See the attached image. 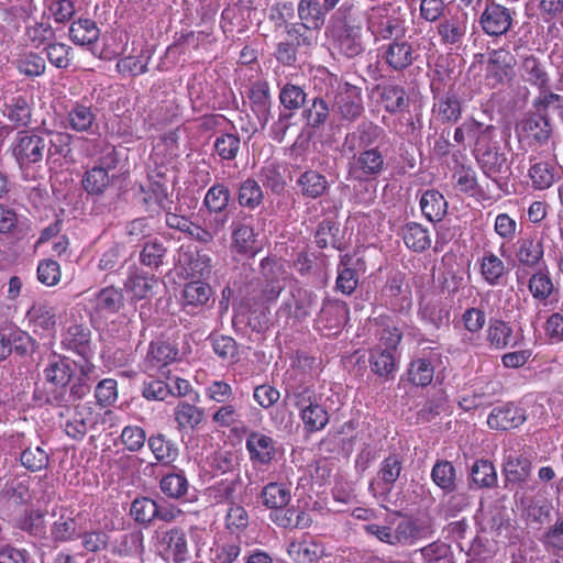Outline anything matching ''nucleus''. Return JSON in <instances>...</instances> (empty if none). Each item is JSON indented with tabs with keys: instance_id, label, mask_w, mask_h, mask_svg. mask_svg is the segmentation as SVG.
Wrapping results in <instances>:
<instances>
[{
	"instance_id": "40",
	"label": "nucleus",
	"mask_w": 563,
	"mask_h": 563,
	"mask_svg": "<svg viewBox=\"0 0 563 563\" xmlns=\"http://www.w3.org/2000/svg\"><path fill=\"white\" fill-rule=\"evenodd\" d=\"M286 34L298 49L307 52L317 45L319 32L300 23H287Z\"/></svg>"
},
{
	"instance_id": "14",
	"label": "nucleus",
	"mask_w": 563,
	"mask_h": 563,
	"mask_svg": "<svg viewBox=\"0 0 563 563\" xmlns=\"http://www.w3.org/2000/svg\"><path fill=\"white\" fill-rule=\"evenodd\" d=\"M250 460L255 465H268L276 455L275 441L257 431L251 432L245 441Z\"/></svg>"
},
{
	"instance_id": "25",
	"label": "nucleus",
	"mask_w": 563,
	"mask_h": 563,
	"mask_svg": "<svg viewBox=\"0 0 563 563\" xmlns=\"http://www.w3.org/2000/svg\"><path fill=\"white\" fill-rule=\"evenodd\" d=\"M232 251L246 257H254L261 251L253 227L241 223L232 233Z\"/></svg>"
},
{
	"instance_id": "33",
	"label": "nucleus",
	"mask_w": 563,
	"mask_h": 563,
	"mask_svg": "<svg viewBox=\"0 0 563 563\" xmlns=\"http://www.w3.org/2000/svg\"><path fill=\"white\" fill-rule=\"evenodd\" d=\"M339 48L346 57H355L365 48L363 31L360 25L346 24L339 37Z\"/></svg>"
},
{
	"instance_id": "53",
	"label": "nucleus",
	"mask_w": 563,
	"mask_h": 563,
	"mask_svg": "<svg viewBox=\"0 0 563 563\" xmlns=\"http://www.w3.org/2000/svg\"><path fill=\"white\" fill-rule=\"evenodd\" d=\"M431 478L438 487L446 493L455 488V470L449 461L437 462L432 467Z\"/></svg>"
},
{
	"instance_id": "39",
	"label": "nucleus",
	"mask_w": 563,
	"mask_h": 563,
	"mask_svg": "<svg viewBox=\"0 0 563 563\" xmlns=\"http://www.w3.org/2000/svg\"><path fill=\"white\" fill-rule=\"evenodd\" d=\"M297 186L302 196L316 199L325 192L329 183L325 176L317 170H306L297 179Z\"/></svg>"
},
{
	"instance_id": "27",
	"label": "nucleus",
	"mask_w": 563,
	"mask_h": 563,
	"mask_svg": "<svg viewBox=\"0 0 563 563\" xmlns=\"http://www.w3.org/2000/svg\"><path fill=\"white\" fill-rule=\"evenodd\" d=\"M530 168L528 176L532 183V187L537 190H544L550 188L559 176V169L554 163L551 162H533L530 158Z\"/></svg>"
},
{
	"instance_id": "38",
	"label": "nucleus",
	"mask_w": 563,
	"mask_h": 563,
	"mask_svg": "<svg viewBox=\"0 0 563 563\" xmlns=\"http://www.w3.org/2000/svg\"><path fill=\"white\" fill-rule=\"evenodd\" d=\"M423 216L431 222L441 221L446 214L448 202L437 190H427L420 199Z\"/></svg>"
},
{
	"instance_id": "7",
	"label": "nucleus",
	"mask_w": 563,
	"mask_h": 563,
	"mask_svg": "<svg viewBox=\"0 0 563 563\" xmlns=\"http://www.w3.org/2000/svg\"><path fill=\"white\" fill-rule=\"evenodd\" d=\"M124 305V294L120 288L107 286L87 298L86 310L93 322L118 313Z\"/></svg>"
},
{
	"instance_id": "4",
	"label": "nucleus",
	"mask_w": 563,
	"mask_h": 563,
	"mask_svg": "<svg viewBox=\"0 0 563 563\" xmlns=\"http://www.w3.org/2000/svg\"><path fill=\"white\" fill-rule=\"evenodd\" d=\"M367 32L375 40L399 38L405 35L401 15L394 5L385 3L371 8L366 13Z\"/></svg>"
},
{
	"instance_id": "21",
	"label": "nucleus",
	"mask_w": 563,
	"mask_h": 563,
	"mask_svg": "<svg viewBox=\"0 0 563 563\" xmlns=\"http://www.w3.org/2000/svg\"><path fill=\"white\" fill-rule=\"evenodd\" d=\"M515 58L505 49L494 51L489 55L487 64V78L494 84H503L509 80L514 73Z\"/></svg>"
},
{
	"instance_id": "22",
	"label": "nucleus",
	"mask_w": 563,
	"mask_h": 563,
	"mask_svg": "<svg viewBox=\"0 0 563 563\" xmlns=\"http://www.w3.org/2000/svg\"><path fill=\"white\" fill-rule=\"evenodd\" d=\"M383 57L386 64L394 70L406 69L416 58L411 43L398 41V38L385 47Z\"/></svg>"
},
{
	"instance_id": "17",
	"label": "nucleus",
	"mask_w": 563,
	"mask_h": 563,
	"mask_svg": "<svg viewBox=\"0 0 563 563\" xmlns=\"http://www.w3.org/2000/svg\"><path fill=\"white\" fill-rule=\"evenodd\" d=\"M525 410L512 404H506L494 408L488 418L487 424L495 430H509L518 428L526 421Z\"/></svg>"
},
{
	"instance_id": "28",
	"label": "nucleus",
	"mask_w": 563,
	"mask_h": 563,
	"mask_svg": "<svg viewBox=\"0 0 563 563\" xmlns=\"http://www.w3.org/2000/svg\"><path fill=\"white\" fill-rule=\"evenodd\" d=\"M32 499L27 481L13 479L0 492V504L7 508L27 505Z\"/></svg>"
},
{
	"instance_id": "43",
	"label": "nucleus",
	"mask_w": 563,
	"mask_h": 563,
	"mask_svg": "<svg viewBox=\"0 0 563 563\" xmlns=\"http://www.w3.org/2000/svg\"><path fill=\"white\" fill-rule=\"evenodd\" d=\"M486 338L492 347L499 350L512 345L514 333L507 322L492 320L486 330Z\"/></svg>"
},
{
	"instance_id": "49",
	"label": "nucleus",
	"mask_w": 563,
	"mask_h": 563,
	"mask_svg": "<svg viewBox=\"0 0 563 563\" xmlns=\"http://www.w3.org/2000/svg\"><path fill=\"white\" fill-rule=\"evenodd\" d=\"M471 478L477 487H493L497 483L495 466L488 460H477L471 468Z\"/></svg>"
},
{
	"instance_id": "8",
	"label": "nucleus",
	"mask_w": 563,
	"mask_h": 563,
	"mask_svg": "<svg viewBox=\"0 0 563 563\" xmlns=\"http://www.w3.org/2000/svg\"><path fill=\"white\" fill-rule=\"evenodd\" d=\"M479 24L485 34L500 36L509 31L512 24V13L508 8L487 0L479 16Z\"/></svg>"
},
{
	"instance_id": "18",
	"label": "nucleus",
	"mask_w": 563,
	"mask_h": 563,
	"mask_svg": "<svg viewBox=\"0 0 563 563\" xmlns=\"http://www.w3.org/2000/svg\"><path fill=\"white\" fill-rule=\"evenodd\" d=\"M520 139L539 144L545 143L551 135L549 120L540 114L525 118L517 128Z\"/></svg>"
},
{
	"instance_id": "62",
	"label": "nucleus",
	"mask_w": 563,
	"mask_h": 563,
	"mask_svg": "<svg viewBox=\"0 0 563 563\" xmlns=\"http://www.w3.org/2000/svg\"><path fill=\"white\" fill-rule=\"evenodd\" d=\"M263 199L261 186L253 179H246L239 188V202L241 206L254 209Z\"/></svg>"
},
{
	"instance_id": "51",
	"label": "nucleus",
	"mask_w": 563,
	"mask_h": 563,
	"mask_svg": "<svg viewBox=\"0 0 563 563\" xmlns=\"http://www.w3.org/2000/svg\"><path fill=\"white\" fill-rule=\"evenodd\" d=\"M16 527L36 539L46 538V523L44 515L38 510H31L20 518Z\"/></svg>"
},
{
	"instance_id": "57",
	"label": "nucleus",
	"mask_w": 563,
	"mask_h": 563,
	"mask_svg": "<svg viewBox=\"0 0 563 563\" xmlns=\"http://www.w3.org/2000/svg\"><path fill=\"white\" fill-rule=\"evenodd\" d=\"M472 133H470V142L473 143L474 153L478 152L492 146V142L495 137V126L489 124L481 123L473 119Z\"/></svg>"
},
{
	"instance_id": "41",
	"label": "nucleus",
	"mask_w": 563,
	"mask_h": 563,
	"mask_svg": "<svg viewBox=\"0 0 563 563\" xmlns=\"http://www.w3.org/2000/svg\"><path fill=\"white\" fill-rule=\"evenodd\" d=\"M402 239L408 249L422 252L431 245L429 231L419 223L410 222L402 229Z\"/></svg>"
},
{
	"instance_id": "64",
	"label": "nucleus",
	"mask_w": 563,
	"mask_h": 563,
	"mask_svg": "<svg viewBox=\"0 0 563 563\" xmlns=\"http://www.w3.org/2000/svg\"><path fill=\"white\" fill-rule=\"evenodd\" d=\"M402 470V461L397 454H390L380 464L378 478L390 488Z\"/></svg>"
},
{
	"instance_id": "11",
	"label": "nucleus",
	"mask_w": 563,
	"mask_h": 563,
	"mask_svg": "<svg viewBox=\"0 0 563 563\" xmlns=\"http://www.w3.org/2000/svg\"><path fill=\"white\" fill-rule=\"evenodd\" d=\"M146 369L157 372L162 377L173 380L176 350L165 342L152 343L146 355Z\"/></svg>"
},
{
	"instance_id": "46",
	"label": "nucleus",
	"mask_w": 563,
	"mask_h": 563,
	"mask_svg": "<svg viewBox=\"0 0 563 563\" xmlns=\"http://www.w3.org/2000/svg\"><path fill=\"white\" fill-rule=\"evenodd\" d=\"M434 366L428 358L420 357L410 362L408 367L409 380L416 386H428L432 383Z\"/></svg>"
},
{
	"instance_id": "10",
	"label": "nucleus",
	"mask_w": 563,
	"mask_h": 563,
	"mask_svg": "<svg viewBox=\"0 0 563 563\" xmlns=\"http://www.w3.org/2000/svg\"><path fill=\"white\" fill-rule=\"evenodd\" d=\"M468 16L466 12L457 11L444 16L437 25L440 42L444 46L460 47L467 33Z\"/></svg>"
},
{
	"instance_id": "52",
	"label": "nucleus",
	"mask_w": 563,
	"mask_h": 563,
	"mask_svg": "<svg viewBox=\"0 0 563 563\" xmlns=\"http://www.w3.org/2000/svg\"><path fill=\"white\" fill-rule=\"evenodd\" d=\"M528 287L532 297L538 300L548 299L554 290L553 282L547 269H540L532 274Z\"/></svg>"
},
{
	"instance_id": "36",
	"label": "nucleus",
	"mask_w": 563,
	"mask_h": 563,
	"mask_svg": "<svg viewBox=\"0 0 563 563\" xmlns=\"http://www.w3.org/2000/svg\"><path fill=\"white\" fill-rule=\"evenodd\" d=\"M479 267L481 274L488 285L497 286L503 284L507 267L496 254L493 252L485 253L481 260Z\"/></svg>"
},
{
	"instance_id": "3",
	"label": "nucleus",
	"mask_w": 563,
	"mask_h": 563,
	"mask_svg": "<svg viewBox=\"0 0 563 563\" xmlns=\"http://www.w3.org/2000/svg\"><path fill=\"white\" fill-rule=\"evenodd\" d=\"M373 325L378 343L369 351V366L376 375L387 378L398 368L396 352L401 332L390 320L384 318L376 320Z\"/></svg>"
},
{
	"instance_id": "2",
	"label": "nucleus",
	"mask_w": 563,
	"mask_h": 563,
	"mask_svg": "<svg viewBox=\"0 0 563 563\" xmlns=\"http://www.w3.org/2000/svg\"><path fill=\"white\" fill-rule=\"evenodd\" d=\"M43 386H36L34 399L41 405L68 408L67 386L74 376L69 360L52 357L43 369Z\"/></svg>"
},
{
	"instance_id": "1",
	"label": "nucleus",
	"mask_w": 563,
	"mask_h": 563,
	"mask_svg": "<svg viewBox=\"0 0 563 563\" xmlns=\"http://www.w3.org/2000/svg\"><path fill=\"white\" fill-rule=\"evenodd\" d=\"M364 530L380 542L394 547H411L433 533L430 519L407 516L393 519L388 525L368 523Z\"/></svg>"
},
{
	"instance_id": "31",
	"label": "nucleus",
	"mask_w": 563,
	"mask_h": 563,
	"mask_svg": "<svg viewBox=\"0 0 563 563\" xmlns=\"http://www.w3.org/2000/svg\"><path fill=\"white\" fill-rule=\"evenodd\" d=\"M46 143V156L49 159L53 156H62L64 158L71 154V143L74 136L67 132L54 131L48 129L42 130Z\"/></svg>"
},
{
	"instance_id": "5",
	"label": "nucleus",
	"mask_w": 563,
	"mask_h": 563,
	"mask_svg": "<svg viewBox=\"0 0 563 563\" xmlns=\"http://www.w3.org/2000/svg\"><path fill=\"white\" fill-rule=\"evenodd\" d=\"M158 177L163 178V183L154 181L148 189L140 186V190L135 194V200L146 211H156L163 209L166 211V223L170 228L176 227V213L172 212L173 201L168 199L167 184L170 183L172 188L176 185V173L173 170L168 177L165 173L158 172Z\"/></svg>"
},
{
	"instance_id": "30",
	"label": "nucleus",
	"mask_w": 563,
	"mask_h": 563,
	"mask_svg": "<svg viewBox=\"0 0 563 563\" xmlns=\"http://www.w3.org/2000/svg\"><path fill=\"white\" fill-rule=\"evenodd\" d=\"M90 330L81 324H73L68 327L65 336L63 338V344L68 350L76 352L84 358H88L90 349Z\"/></svg>"
},
{
	"instance_id": "35",
	"label": "nucleus",
	"mask_w": 563,
	"mask_h": 563,
	"mask_svg": "<svg viewBox=\"0 0 563 563\" xmlns=\"http://www.w3.org/2000/svg\"><path fill=\"white\" fill-rule=\"evenodd\" d=\"M51 539L55 543H65L78 538V527L76 519L70 512H62L59 517L52 523Z\"/></svg>"
},
{
	"instance_id": "61",
	"label": "nucleus",
	"mask_w": 563,
	"mask_h": 563,
	"mask_svg": "<svg viewBox=\"0 0 563 563\" xmlns=\"http://www.w3.org/2000/svg\"><path fill=\"white\" fill-rule=\"evenodd\" d=\"M230 201V191L222 184L213 185L205 196V205L211 212L223 211Z\"/></svg>"
},
{
	"instance_id": "48",
	"label": "nucleus",
	"mask_w": 563,
	"mask_h": 563,
	"mask_svg": "<svg viewBox=\"0 0 563 563\" xmlns=\"http://www.w3.org/2000/svg\"><path fill=\"white\" fill-rule=\"evenodd\" d=\"M155 283L153 277H150L147 273L133 267L129 271L126 280L124 282V288L133 292L137 298H144L147 296L152 288V284Z\"/></svg>"
},
{
	"instance_id": "42",
	"label": "nucleus",
	"mask_w": 563,
	"mask_h": 563,
	"mask_svg": "<svg viewBox=\"0 0 563 563\" xmlns=\"http://www.w3.org/2000/svg\"><path fill=\"white\" fill-rule=\"evenodd\" d=\"M298 15L301 21L300 24L318 32L324 22V13L318 0H300Z\"/></svg>"
},
{
	"instance_id": "59",
	"label": "nucleus",
	"mask_w": 563,
	"mask_h": 563,
	"mask_svg": "<svg viewBox=\"0 0 563 563\" xmlns=\"http://www.w3.org/2000/svg\"><path fill=\"white\" fill-rule=\"evenodd\" d=\"M130 514L140 523H150L157 515V501L147 497L136 498L131 505Z\"/></svg>"
},
{
	"instance_id": "44",
	"label": "nucleus",
	"mask_w": 563,
	"mask_h": 563,
	"mask_svg": "<svg viewBox=\"0 0 563 563\" xmlns=\"http://www.w3.org/2000/svg\"><path fill=\"white\" fill-rule=\"evenodd\" d=\"M380 100L390 113L402 112L408 108V98L405 89L400 86L387 85L382 87Z\"/></svg>"
},
{
	"instance_id": "26",
	"label": "nucleus",
	"mask_w": 563,
	"mask_h": 563,
	"mask_svg": "<svg viewBox=\"0 0 563 563\" xmlns=\"http://www.w3.org/2000/svg\"><path fill=\"white\" fill-rule=\"evenodd\" d=\"M260 499L266 508L277 511L291 500L290 486L286 483L271 482L261 490Z\"/></svg>"
},
{
	"instance_id": "24",
	"label": "nucleus",
	"mask_w": 563,
	"mask_h": 563,
	"mask_svg": "<svg viewBox=\"0 0 563 563\" xmlns=\"http://www.w3.org/2000/svg\"><path fill=\"white\" fill-rule=\"evenodd\" d=\"M26 318L34 332L55 331L56 328V311L55 308L43 302L34 303L27 311Z\"/></svg>"
},
{
	"instance_id": "58",
	"label": "nucleus",
	"mask_w": 563,
	"mask_h": 563,
	"mask_svg": "<svg viewBox=\"0 0 563 563\" xmlns=\"http://www.w3.org/2000/svg\"><path fill=\"white\" fill-rule=\"evenodd\" d=\"M82 548L91 553H98L108 549L110 536L101 529H93L79 533Z\"/></svg>"
},
{
	"instance_id": "45",
	"label": "nucleus",
	"mask_w": 563,
	"mask_h": 563,
	"mask_svg": "<svg viewBox=\"0 0 563 563\" xmlns=\"http://www.w3.org/2000/svg\"><path fill=\"white\" fill-rule=\"evenodd\" d=\"M300 418L305 429L308 432H317L322 430L329 422L328 411L317 401L299 410Z\"/></svg>"
},
{
	"instance_id": "29",
	"label": "nucleus",
	"mask_w": 563,
	"mask_h": 563,
	"mask_svg": "<svg viewBox=\"0 0 563 563\" xmlns=\"http://www.w3.org/2000/svg\"><path fill=\"white\" fill-rule=\"evenodd\" d=\"M349 307L346 302L338 299H325L319 316V322L328 329H338L346 322Z\"/></svg>"
},
{
	"instance_id": "13",
	"label": "nucleus",
	"mask_w": 563,
	"mask_h": 563,
	"mask_svg": "<svg viewBox=\"0 0 563 563\" xmlns=\"http://www.w3.org/2000/svg\"><path fill=\"white\" fill-rule=\"evenodd\" d=\"M503 472L508 482L521 483L530 476L531 463L514 444L509 443L504 449Z\"/></svg>"
},
{
	"instance_id": "19",
	"label": "nucleus",
	"mask_w": 563,
	"mask_h": 563,
	"mask_svg": "<svg viewBox=\"0 0 563 563\" xmlns=\"http://www.w3.org/2000/svg\"><path fill=\"white\" fill-rule=\"evenodd\" d=\"M475 155L484 174L493 180H497L498 177L505 178L508 174L509 165L506 155L496 151L493 146Z\"/></svg>"
},
{
	"instance_id": "54",
	"label": "nucleus",
	"mask_w": 563,
	"mask_h": 563,
	"mask_svg": "<svg viewBox=\"0 0 563 563\" xmlns=\"http://www.w3.org/2000/svg\"><path fill=\"white\" fill-rule=\"evenodd\" d=\"M213 147L222 159H234L241 147L240 136L233 132L222 133L214 140Z\"/></svg>"
},
{
	"instance_id": "15",
	"label": "nucleus",
	"mask_w": 563,
	"mask_h": 563,
	"mask_svg": "<svg viewBox=\"0 0 563 563\" xmlns=\"http://www.w3.org/2000/svg\"><path fill=\"white\" fill-rule=\"evenodd\" d=\"M385 167V161L377 148L365 150L355 157L350 173L355 179L366 180L378 176Z\"/></svg>"
},
{
	"instance_id": "9",
	"label": "nucleus",
	"mask_w": 563,
	"mask_h": 563,
	"mask_svg": "<svg viewBox=\"0 0 563 563\" xmlns=\"http://www.w3.org/2000/svg\"><path fill=\"white\" fill-rule=\"evenodd\" d=\"M333 109L344 121L352 122L360 118L364 110L361 89L350 84L340 85Z\"/></svg>"
},
{
	"instance_id": "20",
	"label": "nucleus",
	"mask_w": 563,
	"mask_h": 563,
	"mask_svg": "<svg viewBox=\"0 0 563 563\" xmlns=\"http://www.w3.org/2000/svg\"><path fill=\"white\" fill-rule=\"evenodd\" d=\"M178 262L181 264L187 277H203L211 269L210 257L201 253L197 246L191 247V245H188L187 250L179 254Z\"/></svg>"
},
{
	"instance_id": "47",
	"label": "nucleus",
	"mask_w": 563,
	"mask_h": 563,
	"mask_svg": "<svg viewBox=\"0 0 563 563\" xmlns=\"http://www.w3.org/2000/svg\"><path fill=\"white\" fill-rule=\"evenodd\" d=\"M111 183L108 170L103 167L95 166L87 170L82 178V186L89 195L100 196L104 192Z\"/></svg>"
},
{
	"instance_id": "16",
	"label": "nucleus",
	"mask_w": 563,
	"mask_h": 563,
	"mask_svg": "<svg viewBox=\"0 0 563 563\" xmlns=\"http://www.w3.org/2000/svg\"><path fill=\"white\" fill-rule=\"evenodd\" d=\"M97 423V417L90 404H79L74 408V415L64 426L66 434L77 441L82 440L88 430Z\"/></svg>"
},
{
	"instance_id": "6",
	"label": "nucleus",
	"mask_w": 563,
	"mask_h": 563,
	"mask_svg": "<svg viewBox=\"0 0 563 563\" xmlns=\"http://www.w3.org/2000/svg\"><path fill=\"white\" fill-rule=\"evenodd\" d=\"M11 152L20 168H29L31 165L40 163L46 152L42 130L38 132L34 130L19 131L11 144Z\"/></svg>"
},
{
	"instance_id": "34",
	"label": "nucleus",
	"mask_w": 563,
	"mask_h": 563,
	"mask_svg": "<svg viewBox=\"0 0 563 563\" xmlns=\"http://www.w3.org/2000/svg\"><path fill=\"white\" fill-rule=\"evenodd\" d=\"M100 36V30L96 22L91 19H82L74 21L69 27V37L80 46L95 44Z\"/></svg>"
},
{
	"instance_id": "56",
	"label": "nucleus",
	"mask_w": 563,
	"mask_h": 563,
	"mask_svg": "<svg viewBox=\"0 0 563 563\" xmlns=\"http://www.w3.org/2000/svg\"><path fill=\"white\" fill-rule=\"evenodd\" d=\"M176 385V378L173 377L170 383H166L159 378L150 379L143 383L142 395L148 400H166L173 397V386Z\"/></svg>"
},
{
	"instance_id": "32",
	"label": "nucleus",
	"mask_w": 563,
	"mask_h": 563,
	"mask_svg": "<svg viewBox=\"0 0 563 563\" xmlns=\"http://www.w3.org/2000/svg\"><path fill=\"white\" fill-rule=\"evenodd\" d=\"M251 107L260 123L264 126L268 122L271 96L267 82L254 84L249 93Z\"/></svg>"
},
{
	"instance_id": "37",
	"label": "nucleus",
	"mask_w": 563,
	"mask_h": 563,
	"mask_svg": "<svg viewBox=\"0 0 563 563\" xmlns=\"http://www.w3.org/2000/svg\"><path fill=\"white\" fill-rule=\"evenodd\" d=\"M521 77L525 81L539 89H544L549 84V75L543 64L534 56L523 58L520 66Z\"/></svg>"
},
{
	"instance_id": "60",
	"label": "nucleus",
	"mask_w": 563,
	"mask_h": 563,
	"mask_svg": "<svg viewBox=\"0 0 563 563\" xmlns=\"http://www.w3.org/2000/svg\"><path fill=\"white\" fill-rule=\"evenodd\" d=\"M438 117L443 122H455L461 117V103L454 95H445L435 103Z\"/></svg>"
},
{
	"instance_id": "12",
	"label": "nucleus",
	"mask_w": 563,
	"mask_h": 563,
	"mask_svg": "<svg viewBox=\"0 0 563 563\" xmlns=\"http://www.w3.org/2000/svg\"><path fill=\"white\" fill-rule=\"evenodd\" d=\"M97 109L86 101L75 102L67 111L65 128L79 133H93L98 129Z\"/></svg>"
},
{
	"instance_id": "55",
	"label": "nucleus",
	"mask_w": 563,
	"mask_h": 563,
	"mask_svg": "<svg viewBox=\"0 0 563 563\" xmlns=\"http://www.w3.org/2000/svg\"><path fill=\"white\" fill-rule=\"evenodd\" d=\"M211 295V288L201 280H194L185 285L183 290L185 306L205 305Z\"/></svg>"
},
{
	"instance_id": "23",
	"label": "nucleus",
	"mask_w": 563,
	"mask_h": 563,
	"mask_svg": "<svg viewBox=\"0 0 563 563\" xmlns=\"http://www.w3.org/2000/svg\"><path fill=\"white\" fill-rule=\"evenodd\" d=\"M543 239L537 234L521 238L517 242L516 257L522 265L533 267L543 258Z\"/></svg>"
},
{
	"instance_id": "50",
	"label": "nucleus",
	"mask_w": 563,
	"mask_h": 563,
	"mask_svg": "<svg viewBox=\"0 0 563 563\" xmlns=\"http://www.w3.org/2000/svg\"><path fill=\"white\" fill-rule=\"evenodd\" d=\"M21 465L30 472H38L49 464L48 453L41 446H27L20 453Z\"/></svg>"
},
{
	"instance_id": "63",
	"label": "nucleus",
	"mask_w": 563,
	"mask_h": 563,
	"mask_svg": "<svg viewBox=\"0 0 563 563\" xmlns=\"http://www.w3.org/2000/svg\"><path fill=\"white\" fill-rule=\"evenodd\" d=\"M7 115L18 126H26L31 121V109L24 97H14L7 108Z\"/></svg>"
}]
</instances>
